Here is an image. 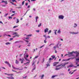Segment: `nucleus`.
Here are the masks:
<instances>
[{
    "mask_svg": "<svg viewBox=\"0 0 79 79\" xmlns=\"http://www.w3.org/2000/svg\"><path fill=\"white\" fill-rule=\"evenodd\" d=\"M68 63H69L68 62H66L65 63H64L63 64H60V65H58L56 66V67H60V66H61V67H60L59 68H56L55 69L56 70H59V69H61L63 68H64V66H66V64H68Z\"/></svg>",
    "mask_w": 79,
    "mask_h": 79,
    "instance_id": "obj_1",
    "label": "nucleus"
},
{
    "mask_svg": "<svg viewBox=\"0 0 79 79\" xmlns=\"http://www.w3.org/2000/svg\"><path fill=\"white\" fill-rule=\"evenodd\" d=\"M19 61H21V63H23V62L24 61V59L23 58L22 59L20 58L19 59Z\"/></svg>",
    "mask_w": 79,
    "mask_h": 79,
    "instance_id": "obj_2",
    "label": "nucleus"
},
{
    "mask_svg": "<svg viewBox=\"0 0 79 79\" xmlns=\"http://www.w3.org/2000/svg\"><path fill=\"white\" fill-rule=\"evenodd\" d=\"M64 16L62 15H60L59 16V19H63V18H64Z\"/></svg>",
    "mask_w": 79,
    "mask_h": 79,
    "instance_id": "obj_3",
    "label": "nucleus"
},
{
    "mask_svg": "<svg viewBox=\"0 0 79 79\" xmlns=\"http://www.w3.org/2000/svg\"><path fill=\"white\" fill-rule=\"evenodd\" d=\"M49 29L48 28H46L45 29H44V31L45 33H46L47 32H48V30Z\"/></svg>",
    "mask_w": 79,
    "mask_h": 79,
    "instance_id": "obj_4",
    "label": "nucleus"
},
{
    "mask_svg": "<svg viewBox=\"0 0 79 79\" xmlns=\"http://www.w3.org/2000/svg\"><path fill=\"white\" fill-rule=\"evenodd\" d=\"M12 67L13 69H16V70L19 69V68H16V67H14V66H13V65H12Z\"/></svg>",
    "mask_w": 79,
    "mask_h": 79,
    "instance_id": "obj_5",
    "label": "nucleus"
},
{
    "mask_svg": "<svg viewBox=\"0 0 79 79\" xmlns=\"http://www.w3.org/2000/svg\"><path fill=\"white\" fill-rule=\"evenodd\" d=\"M70 34H78V32H70Z\"/></svg>",
    "mask_w": 79,
    "mask_h": 79,
    "instance_id": "obj_6",
    "label": "nucleus"
},
{
    "mask_svg": "<svg viewBox=\"0 0 79 79\" xmlns=\"http://www.w3.org/2000/svg\"><path fill=\"white\" fill-rule=\"evenodd\" d=\"M16 19L17 20L16 23H18L19 22V19Z\"/></svg>",
    "mask_w": 79,
    "mask_h": 79,
    "instance_id": "obj_7",
    "label": "nucleus"
},
{
    "mask_svg": "<svg viewBox=\"0 0 79 79\" xmlns=\"http://www.w3.org/2000/svg\"><path fill=\"white\" fill-rule=\"evenodd\" d=\"M7 75H8V76H13V74H7Z\"/></svg>",
    "mask_w": 79,
    "mask_h": 79,
    "instance_id": "obj_8",
    "label": "nucleus"
},
{
    "mask_svg": "<svg viewBox=\"0 0 79 79\" xmlns=\"http://www.w3.org/2000/svg\"><path fill=\"white\" fill-rule=\"evenodd\" d=\"M35 18H36V22H37V19H39V17L36 16L35 17Z\"/></svg>",
    "mask_w": 79,
    "mask_h": 79,
    "instance_id": "obj_9",
    "label": "nucleus"
},
{
    "mask_svg": "<svg viewBox=\"0 0 79 79\" xmlns=\"http://www.w3.org/2000/svg\"><path fill=\"white\" fill-rule=\"evenodd\" d=\"M69 54H70V55H73V53H74V51H73L72 52H69Z\"/></svg>",
    "mask_w": 79,
    "mask_h": 79,
    "instance_id": "obj_10",
    "label": "nucleus"
},
{
    "mask_svg": "<svg viewBox=\"0 0 79 79\" xmlns=\"http://www.w3.org/2000/svg\"><path fill=\"white\" fill-rule=\"evenodd\" d=\"M44 75L43 74L41 77V79H43V78H44Z\"/></svg>",
    "mask_w": 79,
    "mask_h": 79,
    "instance_id": "obj_11",
    "label": "nucleus"
},
{
    "mask_svg": "<svg viewBox=\"0 0 79 79\" xmlns=\"http://www.w3.org/2000/svg\"><path fill=\"white\" fill-rule=\"evenodd\" d=\"M57 33H58V34H60L61 33V31H60V30H58V31H57Z\"/></svg>",
    "mask_w": 79,
    "mask_h": 79,
    "instance_id": "obj_12",
    "label": "nucleus"
},
{
    "mask_svg": "<svg viewBox=\"0 0 79 79\" xmlns=\"http://www.w3.org/2000/svg\"><path fill=\"white\" fill-rule=\"evenodd\" d=\"M5 63H6V64H9V62H8V61H5Z\"/></svg>",
    "mask_w": 79,
    "mask_h": 79,
    "instance_id": "obj_13",
    "label": "nucleus"
},
{
    "mask_svg": "<svg viewBox=\"0 0 79 79\" xmlns=\"http://www.w3.org/2000/svg\"><path fill=\"white\" fill-rule=\"evenodd\" d=\"M10 79H14V77L13 76L10 77Z\"/></svg>",
    "mask_w": 79,
    "mask_h": 79,
    "instance_id": "obj_14",
    "label": "nucleus"
},
{
    "mask_svg": "<svg viewBox=\"0 0 79 79\" xmlns=\"http://www.w3.org/2000/svg\"><path fill=\"white\" fill-rule=\"evenodd\" d=\"M74 53H76V54H79V52H78L77 51L75 52H74Z\"/></svg>",
    "mask_w": 79,
    "mask_h": 79,
    "instance_id": "obj_15",
    "label": "nucleus"
},
{
    "mask_svg": "<svg viewBox=\"0 0 79 79\" xmlns=\"http://www.w3.org/2000/svg\"><path fill=\"white\" fill-rule=\"evenodd\" d=\"M51 57L53 58V59H54L55 58V56H51Z\"/></svg>",
    "mask_w": 79,
    "mask_h": 79,
    "instance_id": "obj_16",
    "label": "nucleus"
},
{
    "mask_svg": "<svg viewBox=\"0 0 79 79\" xmlns=\"http://www.w3.org/2000/svg\"><path fill=\"white\" fill-rule=\"evenodd\" d=\"M18 26H15L13 27V28L15 29V28H16V27H18Z\"/></svg>",
    "mask_w": 79,
    "mask_h": 79,
    "instance_id": "obj_17",
    "label": "nucleus"
},
{
    "mask_svg": "<svg viewBox=\"0 0 79 79\" xmlns=\"http://www.w3.org/2000/svg\"><path fill=\"white\" fill-rule=\"evenodd\" d=\"M56 76H57V75L52 76V78H54V77H56Z\"/></svg>",
    "mask_w": 79,
    "mask_h": 79,
    "instance_id": "obj_18",
    "label": "nucleus"
},
{
    "mask_svg": "<svg viewBox=\"0 0 79 79\" xmlns=\"http://www.w3.org/2000/svg\"><path fill=\"white\" fill-rule=\"evenodd\" d=\"M32 36V34L28 35H27V37H31Z\"/></svg>",
    "mask_w": 79,
    "mask_h": 79,
    "instance_id": "obj_19",
    "label": "nucleus"
},
{
    "mask_svg": "<svg viewBox=\"0 0 79 79\" xmlns=\"http://www.w3.org/2000/svg\"><path fill=\"white\" fill-rule=\"evenodd\" d=\"M15 63H16V64H18V63H19V62H18V60H16Z\"/></svg>",
    "mask_w": 79,
    "mask_h": 79,
    "instance_id": "obj_20",
    "label": "nucleus"
},
{
    "mask_svg": "<svg viewBox=\"0 0 79 79\" xmlns=\"http://www.w3.org/2000/svg\"><path fill=\"white\" fill-rule=\"evenodd\" d=\"M43 62H42V63H44V61H45V59L44 58H43Z\"/></svg>",
    "mask_w": 79,
    "mask_h": 79,
    "instance_id": "obj_21",
    "label": "nucleus"
},
{
    "mask_svg": "<svg viewBox=\"0 0 79 79\" xmlns=\"http://www.w3.org/2000/svg\"><path fill=\"white\" fill-rule=\"evenodd\" d=\"M41 26H42V24L41 23H40V24L38 25V27H39Z\"/></svg>",
    "mask_w": 79,
    "mask_h": 79,
    "instance_id": "obj_22",
    "label": "nucleus"
},
{
    "mask_svg": "<svg viewBox=\"0 0 79 79\" xmlns=\"http://www.w3.org/2000/svg\"><path fill=\"white\" fill-rule=\"evenodd\" d=\"M52 32V31L51 30H49V31L48 32V34H50V33H51V32Z\"/></svg>",
    "mask_w": 79,
    "mask_h": 79,
    "instance_id": "obj_23",
    "label": "nucleus"
},
{
    "mask_svg": "<svg viewBox=\"0 0 79 79\" xmlns=\"http://www.w3.org/2000/svg\"><path fill=\"white\" fill-rule=\"evenodd\" d=\"M53 65L54 66H55L56 65V64L55 62L54 63Z\"/></svg>",
    "mask_w": 79,
    "mask_h": 79,
    "instance_id": "obj_24",
    "label": "nucleus"
},
{
    "mask_svg": "<svg viewBox=\"0 0 79 79\" xmlns=\"http://www.w3.org/2000/svg\"><path fill=\"white\" fill-rule=\"evenodd\" d=\"M9 44H10V43L9 42L6 43V45H9Z\"/></svg>",
    "mask_w": 79,
    "mask_h": 79,
    "instance_id": "obj_25",
    "label": "nucleus"
},
{
    "mask_svg": "<svg viewBox=\"0 0 79 79\" xmlns=\"http://www.w3.org/2000/svg\"><path fill=\"white\" fill-rule=\"evenodd\" d=\"M17 34H18V33H16V32H15V33H13V35H16Z\"/></svg>",
    "mask_w": 79,
    "mask_h": 79,
    "instance_id": "obj_26",
    "label": "nucleus"
},
{
    "mask_svg": "<svg viewBox=\"0 0 79 79\" xmlns=\"http://www.w3.org/2000/svg\"><path fill=\"white\" fill-rule=\"evenodd\" d=\"M74 24L75 25V26H74V27H76L77 26V24L74 23Z\"/></svg>",
    "mask_w": 79,
    "mask_h": 79,
    "instance_id": "obj_27",
    "label": "nucleus"
},
{
    "mask_svg": "<svg viewBox=\"0 0 79 79\" xmlns=\"http://www.w3.org/2000/svg\"><path fill=\"white\" fill-rule=\"evenodd\" d=\"M24 2H25V1H23V2H22V4L23 5H24Z\"/></svg>",
    "mask_w": 79,
    "mask_h": 79,
    "instance_id": "obj_28",
    "label": "nucleus"
},
{
    "mask_svg": "<svg viewBox=\"0 0 79 79\" xmlns=\"http://www.w3.org/2000/svg\"><path fill=\"white\" fill-rule=\"evenodd\" d=\"M8 15V13L6 14H5V15H4V17H6V16H7Z\"/></svg>",
    "mask_w": 79,
    "mask_h": 79,
    "instance_id": "obj_29",
    "label": "nucleus"
},
{
    "mask_svg": "<svg viewBox=\"0 0 79 79\" xmlns=\"http://www.w3.org/2000/svg\"><path fill=\"white\" fill-rule=\"evenodd\" d=\"M51 60H53V59H52V58H49V61H51Z\"/></svg>",
    "mask_w": 79,
    "mask_h": 79,
    "instance_id": "obj_30",
    "label": "nucleus"
},
{
    "mask_svg": "<svg viewBox=\"0 0 79 79\" xmlns=\"http://www.w3.org/2000/svg\"><path fill=\"white\" fill-rule=\"evenodd\" d=\"M35 67L33 69H32V71H34V70H35V65H34Z\"/></svg>",
    "mask_w": 79,
    "mask_h": 79,
    "instance_id": "obj_31",
    "label": "nucleus"
},
{
    "mask_svg": "<svg viewBox=\"0 0 79 79\" xmlns=\"http://www.w3.org/2000/svg\"><path fill=\"white\" fill-rule=\"evenodd\" d=\"M34 64H35V62L33 61V63L32 64V66H33V65H34Z\"/></svg>",
    "mask_w": 79,
    "mask_h": 79,
    "instance_id": "obj_32",
    "label": "nucleus"
},
{
    "mask_svg": "<svg viewBox=\"0 0 79 79\" xmlns=\"http://www.w3.org/2000/svg\"><path fill=\"white\" fill-rule=\"evenodd\" d=\"M15 37L17 36V37H19V35H17H17H15Z\"/></svg>",
    "mask_w": 79,
    "mask_h": 79,
    "instance_id": "obj_33",
    "label": "nucleus"
},
{
    "mask_svg": "<svg viewBox=\"0 0 79 79\" xmlns=\"http://www.w3.org/2000/svg\"><path fill=\"white\" fill-rule=\"evenodd\" d=\"M13 40V38H10V41H11V40Z\"/></svg>",
    "mask_w": 79,
    "mask_h": 79,
    "instance_id": "obj_34",
    "label": "nucleus"
},
{
    "mask_svg": "<svg viewBox=\"0 0 79 79\" xmlns=\"http://www.w3.org/2000/svg\"><path fill=\"white\" fill-rule=\"evenodd\" d=\"M25 59L27 61H29V60H28L27 59L26 57H25Z\"/></svg>",
    "mask_w": 79,
    "mask_h": 79,
    "instance_id": "obj_35",
    "label": "nucleus"
},
{
    "mask_svg": "<svg viewBox=\"0 0 79 79\" xmlns=\"http://www.w3.org/2000/svg\"><path fill=\"white\" fill-rule=\"evenodd\" d=\"M12 71H13V72H15V73H17V72H16V71H15L14 70H13V69L12 70Z\"/></svg>",
    "mask_w": 79,
    "mask_h": 79,
    "instance_id": "obj_36",
    "label": "nucleus"
},
{
    "mask_svg": "<svg viewBox=\"0 0 79 79\" xmlns=\"http://www.w3.org/2000/svg\"><path fill=\"white\" fill-rule=\"evenodd\" d=\"M8 18H9V19H12V18L10 16H9Z\"/></svg>",
    "mask_w": 79,
    "mask_h": 79,
    "instance_id": "obj_37",
    "label": "nucleus"
},
{
    "mask_svg": "<svg viewBox=\"0 0 79 79\" xmlns=\"http://www.w3.org/2000/svg\"><path fill=\"white\" fill-rule=\"evenodd\" d=\"M70 67H73V65H69Z\"/></svg>",
    "mask_w": 79,
    "mask_h": 79,
    "instance_id": "obj_38",
    "label": "nucleus"
},
{
    "mask_svg": "<svg viewBox=\"0 0 79 79\" xmlns=\"http://www.w3.org/2000/svg\"><path fill=\"white\" fill-rule=\"evenodd\" d=\"M44 43H45V44H46L47 43V41H46V40H45L44 41Z\"/></svg>",
    "mask_w": 79,
    "mask_h": 79,
    "instance_id": "obj_39",
    "label": "nucleus"
},
{
    "mask_svg": "<svg viewBox=\"0 0 79 79\" xmlns=\"http://www.w3.org/2000/svg\"><path fill=\"white\" fill-rule=\"evenodd\" d=\"M8 65H9V66L10 67V68H11V65L10 63L8 64Z\"/></svg>",
    "mask_w": 79,
    "mask_h": 79,
    "instance_id": "obj_40",
    "label": "nucleus"
},
{
    "mask_svg": "<svg viewBox=\"0 0 79 79\" xmlns=\"http://www.w3.org/2000/svg\"><path fill=\"white\" fill-rule=\"evenodd\" d=\"M5 3L7 5V4H8V2H7V1H5Z\"/></svg>",
    "mask_w": 79,
    "mask_h": 79,
    "instance_id": "obj_41",
    "label": "nucleus"
},
{
    "mask_svg": "<svg viewBox=\"0 0 79 79\" xmlns=\"http://www.w3.org/2000/svg\"><path fill=\"white\" fill-rule=\"evenodd\" d=\"M79 58L76 59V61H79Z\"/></svg>",
    "mask_w": 79,
    "mask_h": 79,
    "instance_id": "obj_42",
    "label": "nucleus"
},
{
    "mask_svg": "<svg viewBox=\"0 0 79 79\" xmlns=\"http://www.w3.org/2000/svg\"><path fill=\"white\" fill-rule=\"evenodd\" d=\"M38 57H39V56H35V58H38Z\"/></svg>",
    "mask_w": 79,
    "mask_h": 79,
    "instance_id": "obj_43",
    "label": "nucleus"
},
{
    "mask_svg": "<svg viewBox=\"0 0 79 79\" xmlns=\"http://www.w3.org/2000/svg\"><path fill=\"white\" fill-rule=\"evenodd\" d=\"M29 57V55H26V58H28Z\"/></svg>",
    "mask_w": 79,
    "mask_h": 79,
    "instance_id": "obj_44",
    "label": "nucleus"
},
{
    "mask_svg": "<svg viewBox=\"0 0 79 79\" xmlns=\"http://www.w3.org/2000/svg\"><path fill=\"white\" fill-rule=\"evenodd\" d=\"M13 2H16V0H12Z\"/></svg>",
    "mask_w": 79,
    "mask_h": 79,
    "instance_id": "obj_45",
    "label": "nucleus"
},
{
    "mask_svg": "<svg viewBox=\"0 0 79 79\" xmlns=\"http://www.w3.org/2000/svg\"><path fill=\"white\" fill-rule=\"evenodd\" d=\"M47 67H48V66H50V64H48L47 65Z\"/></svg>",
    "mask_w": 79,
    "mask_h": 79,
    "instance_id": "obj_46",
    "label": "nucleus"
},
{
    "mask_svg": "<svg viewBox=\"0 0 79 79\" xmlns=\"http://www.w3.org/2000/svg\"><path fill=\"white\" fill-rule=\"evenodd\" d=\"M5 1H2L1 3H5Z\"/></svg>",
    "mask_w": 79,
    "mask_h": 79,
    "instance_id": "obj_47",
    "label": "nucleus"
},
{
    "mask_svg": "<svg viewBox=\"0 0 79 79\" xmlns=\"http://www.w3.org/2000/svg\"><path fill=\"white\" fill-rule=\"evenodd\" d=\"M55 63H56V65H57V64H58V63H59V62H55Z\"/></svg>",
    "mask_w": 79,
    "mask_h": 79,
    "instance_id": "obj_48",
    "label": "nucleus"
},
{
    "mask_svg": "<svg viewBox=\"0 0 79 79\" xmlns=\"http://www.w3.org/2000/svg\"><path fill=\"white\" fill-rule=\"evenodd\" d=\"M26 77H27V76H26L25 77H23V79H25V78H26Z\"/></svg>",
    "mask_w": 79,
    "mask_h": 79,
    "instance_id": "obj_49",
    "label": "nucleus"
},
{
    "mask_svg": "<svg viewBox=\"0 0 79 79\" xmlns=\"http://www.w3.org/2000/svg\"><path fill=\"white\" fill-rule=\"evenodd\" d=\"M27 5H28V3H26L25 5L26 6H27Z\"/></svg>",
    "mask_w": 79,
    "mask_h": 79,
    "instance_id": "obj_50",
    "label": "nucleus"
},
{
    "mask_svg": "<svg viewBox=\"0 0 79 79\" xmlns=\"http://www.w3.org/2000/svg\"><path fill=\"white\" fill-rule=\"evenodd\" d=\"M10 3H12V5H15V4H14V3H13L12 2H10Z\"/></svg>",
    "mask_w": 79,
    "mask_h": 79,
    "instance_id": "obj_51",
    "label": "nucleus"
},
{
    "mask_svg": "<svg viewBox=\"0 0 79 79\" xmlns=\"http://www.w3.org/2000/svg\"><path fill=\"white\" fill-rule=\"evenodd\" d=\"M44 45H43V46H41L40 47V48H42V47H44Z\"/></svg>",
    "mask_w": 79,
    "mask_h": 79,
    "instance_id": "obj_52",
    "label": "nucleus"
},
{
    "mask_svg": "<svg viewBox=\"0 0 79 79\" xmlns=\"http://www.w3.org/2000/svg\"><path fill=\"white\" fill-rule=\"evenodd\" d=\"M27 63H29V62H27L26 63H24V64H27Z\"/></svg>",
    "mask_w": 79,
    "mask_h": 79,
    "instance_id": "obj_53",
    "label": "nucleus"
},
{
    "mask_svg": "<svg viewBox=\"0 0 79 79\" xmlns=\"http://www.w3.org/2000/svg\"><path fill=\"white\" fill-rule=\"evenodd\" d=\"M36 0H31V2H34V1H35Z\"/></svg>",
    "mask_w": 79,
    "mask_h": 79,
    "instance_id": "obj_54",
    "label": "nucleus"
},
{
    "mask_svg": "<svg viewBox=\"0 0 79 79\" xmlns=\"http://www.w3.org/2000/svg\"><path fill=\"white\" fill-rule=\"evenodd\" d=\"M44 37H46V35H44Z\"/></svg>",
    "mask_w": 79,
    "mask_h": 79,
    "instance_id": "obj_55",
    "label": "nucleus"
},
{
    "mask_svg": "<svg viewBox=\"0 0 79 79\" xmlns=\"http://www.w3.org/2000/svg\"><path fill=\"white\" fill-rule=\"evenodd\" d=\"M19 42V41H17L16 42H15V43H18Z\"/></svg>",
    "mask_w": 79,
    "mask_h": 79,
    "instance_id": "obj_56",
    "label": "nucleus"
},
{
    "mask_svg": "<svg viewBox=\"0 0 79 79\" xmlns=\"http://www.w3.org/2000/svg\"><path fill=\"white\" fill-rule=\"evenodd\" d=\"M29 39V38H28V37H26V38H25V39Z\"/></svg>",
    "mask_w": 79,
    "mask_h": 79,
    "instance_id": "obj_57",
    "label": "nucleus"
},
{
    "mask_svg": "<svg viewBox=\"0 0 79 79\" xmlns=\"http://www.w3.org/2000/svg\"><path fill=\"white\" fill-rule=\"evenodd\" d=\"M55 35H56V31H55V32H54Z\"/></svg>",
    "mask_w": 79,
    "mask_h": 79,
    "instance_id": "obj_58",
    "label": "nucleus"
},
{
    "mask_svg": "<svg viewBox=\"0 0 79 79\" xmlns=\"http://www.w3.org/2000/svg\"><path fill=\"white\" fill-rule=\"evenodd\" d=\"M63 54H61V56L62 57V58H63Z\"/></svg>",
    "mask_w": 79,
    "mask_h": 79,
    "instance_id": "obj_59",
    "label": "nucleus"
},
{
    "mask_svg": "<svg viewBox=\"0 0 79 79\" xmlns=\"http://www.w3.org/2000/svg\"><path fill=\"white\" fill-rule=\"evenodd\" d=\"M54 45V44H51L49 45V46H50V45Z\"/></svg>",
    "mask_w": 79,
    "mask_h": 79,
    "instance_id": "obj_60",
    "label": "nucleus"
},
{
    "mask_svg": "<svg viewBox=\"0 0 79 79\" xmlns=\"http://www.w3.org/2000/svg\"><path fill=\"white\" fill-rule=\"evenodd\" d=\"M27 8H30V5H29V6H28Z\"/></svg>",
    "mask_w": 79,
    "mask_h": 79,
    "instance_id": "obj_61",
    "label": "nucleus"
},
{
    "mask_svg": "<svg viewBox=\"0 0 79 79\" xmlns=\"http://www.w3.org/2000/svg\"><path fill=\"white\" fill-rule=\"evenodd\" d=\"M36 31L37 32H39V30H37Z\"/></svg>",
    "mask_w": 79,
    "mask_h": 79,
    "instance_id": "obj_62",
    "label": "nucleus"
},
{
    "mask_svg": "<svg viewBox=\"0 0 79 79\" xmlns=\"http://www.w3.org/2000/svg\"><path fill=\"white\" fill-rule=\"evenodd\" d=\"M7 78H8V79H10V77H7Z\"/></svg>",
    "mask_w": 79,
    "mask_h": 79,
    "instance_id": "obj_63",
    "label": "nucleus"
},
{
    "mask_svg": "<svg viewBox=\"0 0 79 79\" xmlns=\"http://www.w3.org/2000/svg\"><path fill=\"white\" fill-rule=\"evenodd\" d=\"M33 10H34V11H35V8H33Z\"/></svg>",
    "mask_w": 79,
    "mask_h": 79,
    "instance_id": "obj_64",
    "label": "nucleus"
}]
</instances>
